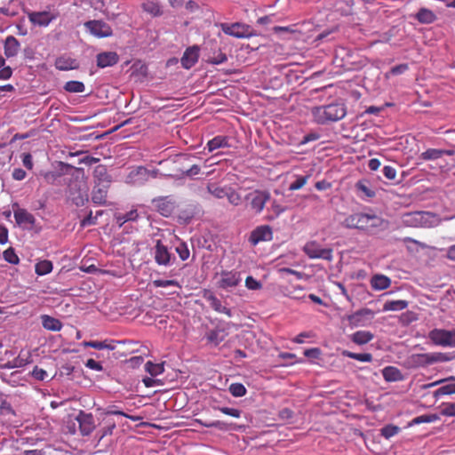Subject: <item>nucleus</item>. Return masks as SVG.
I'll use <instances>...</instances> for the list:
<instances>
[{
    "instance_id": "obj_50",
    "label": "nucleus",
    "mask_w": 455,
    "mask_h": 455,
    "mask_svg": "<svg viewBox=\"0 0 455 455\" xmlns=\"http://www.w3.org/2000/svg\"><path fill=\"white\" fill-rule=\"evenodd\" d=\"M228 60V57L222 52H219L217 54H213V56L209 57L208 62L214 65H219L226 62Z\"/></svg>"
},
{
    "instance_id": "obj_3",
    "label": "nucleus",
    "mask_w": 455,
    "mask_h": 455,
    "mask_svg": "<svg viewBox=\"0 0 455 455\" xmlns=\"http://www.w3.org/2000/svg\"><path fill=\"white\" fill-rule=\"evenodd\" d=\"M220 28L226 35L235 38H249L256 36L254 29L245 23H221Z\"/></svg>"
},
{
    "instance_id": "obj_25",
    "label": "nucleus",
    "mask_w": 455,
    "mask_h": 455,
    "mask_svg": "<svg viewBox=\"0 0 455 455\" xmlns=\"http://www.w3.org/2000/svg\"><path fill=\"white\" fill-rule=\"evenodd\" d=\"M371 285L376 291L386 290L391 285V280L387 275H375L371 279Z\"/></svg>"
},
{
    "instance_id": "obj_4",
    "label": "nucleus",
    "mask_w": 455,
    "mask_h": 455,
    "mask_svg": "<svg viewBox=\"0 0 455 455\" xmlns=\"http://www.w3.org/2000/svg\"><path fill=\"white\" fill-rule=\"evenodd\" d=\"M303 251L310 259H322L327 261H331L333 259V250L331 248H323L316 241L306 243Z\"/></svg>"
},
{
    "instance_id": "obj_48",
    "label": "nucleus",
    "mask_w": 455,
    "mask_h": 455,
    "mask_svg": "<svg viewBox=\"0 0 455 455\" xmlns=\"http://www.w3.org/2000/svg\"><path fill=\"white\" fill-rule=\"evenodd\" d=\"M153 285L156 288L167 287V286H175V287L180 288V284L177 280L156 279V280L153 281Z\"/></svg>"
},
{
    "instance_id": "obj_21",
    "label": "nucleus",
    "mask_w": 455,
    "mask_h": 455,
    "mask_svg": "<svg viewBox=\"0 0 455 455\" xmlns=\"http://www.w3.org/2000/svg\"><path fill=\"white\" fill-rule=\"evenodd\" d=\"M93 178L95 180V184L110 185L111 183V177L108 173L107 166L104 164H99L95 167L93 171Z\"/></svg>"
},
{
    "instance_id": "obj_32",
    "label": "nucleus",
    "mask_w": 455,
    "mask_h": 455,
    "mask_svg": "<svg viewBox=\"0 0 455 455\" xmlns=\"http://www.w3.org/2000/svg\"><path fill=\"white\" fill-rule=\"evenodd\" d=\"M409 303L404 299L388 300L383 305V311H401L408 307Z\"/></svg>"
},
{
    "instance_id": "obj_39",
    "label": "nucleus",
    "mask_w": 455,
    "mask_h": 455,
    "mask_svg": "<svg viewBox=\"0 0 455 455\" xmlns=\"http://www.w3.org/2000/svg\"><path fill=\"white\" fill-rule=\"evenodd\" d=\"M83 346L85 347H92V348L99 349V350L105 349V348L113 350L115 348V347L109 346L107 343V340H104V341H97V340L84 341Z\"/></svg>"
},
{
    "instance_id": "obj_37",
    "label": "nucleus",
    "mask_w": 455,
    "mask_h": 455,
    "mask_svg": "<svg viewBox=\"0 0 455 455\" xmlns=\"http://www.w3.org/2000/svg\"><path fill=\"white\" fill-rule=\"evenodd\" d=\"M420 159L425 161L436 160L442 157V149L428 148L420 154Z\"/></svg>"
},
{
    "instance_id": "obj_7",
    "label": "nucleus",
    "mask_w": 455,
    "mask_h": 455,
    "mask_svg": "<svg viewBox=\"0 0 455 455\" xmlns=\"http://www.w3.org/2000/svg\"><path fill=\"white\" fill-rule=\"evenodd\" d=\"M429 339L435 345L455 347V331L434 329L429 332Z\"/></svg>"
},
{
    "instance_id": "obj_57",
    "label": "nucleus",
    "mask_w": 455,
    "mask_h": 455,
    "mask_svg": "<svg viewBox=\"0 0 455 455\" xmlns=\"http://www.w3.org/2000/svg\"><path fill=\"white\" fill-rule=\"evenodd\" d=\"M32 376L37 380H44L48 374L44 369L35 366L32 371Z\"/></svg>"
},
{
    "instance_id": "obj_24",
    "label": "nucleus",
    "mask_w": 455,
    "mask_h": 455,
    "mask_svg": "<svg viewBox=\"0 0 455 455\" xmlns=\"http://www.w3.org/2000/svg\"><path fill=\"white\" fill-rule=\"evenodd\" d=\"M4 55L7 58L14 57L20 50V43L13 36H8L4 41Z\"/></svg>"
},
{
    "instance_id": "obj_5",
    "label": "nucleus",
    "mask_w": 455,
    "mask_h": 455,
    "mask_svg": "<svg viewBox=\"0 0 455 455\" xmlns=\"http://www.w3.org/2000/svg\"><path fill=\"white\" fill-rule=\"evenodd\" d=\"M270 199L269 192L266 190H254L247 194L245 200L251 211L256 214L262 212L266 203Z\"/></svg>"
},
{
    "instance_id": "obj_52",
    "label": "nucleus",
    "mask_w": 455,
    "mask_h": 455,
    "mask_svg": "<svg viewBox=\"0 0 455 455\" xmlns=\"http://www.w3.org/2000/svg\"><path fill=\"white\" fill-rule=\"evenodd\" d=\"M176 251L179 254V256H180L181 260L188 259V257H189V254H190L188 247V245L185 243H180L176 247Z\"/></svg>"
},
{
    "instance_id": "obj_23",
    "label": "nucleus",
    "mask_w": 455,
    "mask_h": 455,
    "mask_svg": "<svg viewBox=\"0 0 455 455\" xmlns=\"http://www.w3.org/2000/svg\"><path fill=\"white\" fill-rule=\"evenodd\" d=\"M374 312L370 308L360 309L348 316V321L354 325H363V318H373Z\"/></svg>"
},
{
    "instance_id": "obj_20",
    "label": "nucleus",
    "mask_w": 455,
    "mask_h": 455,
    "mask_svg": "<svg viewBox=\"0 0 455 455\" xmlns=\"http://www.w3.org/2000/svg\"><path fill=\"white\" fill-rule=\"evenodd\" d=\"M29 20L38 26H47L55 19V16L49 12H34L28 15Z\"/></svg>"
},
{
    "instance_id": "obj_6",
    "label": "nucleus",
    "mask_w": 455,
    "mask_h": 455,
    "mask_svg": "<svg viewBox=\"0 0 455 455\" xmlns=\"http://www.w3.org/2000/svg\"><path fill=\"white\" fill-rule=\"evenodd\" d=\"M85 28L95 37L104 38L113 35L111 27L100 20H92L84 22Z\"/></svg>"
},
{
    "instance_id": "obj_34",
    "label": "nucleus",
    "mask_w": 455,
    "mask_h": 455,
    "mask_svg": "<svg viewBox=\"0 0 455 455\" xmlns=\"http://www.w3.org/2000/svg\"><path fill=\"white\" fill-rule=\"evenodd\" d=\"M52 262L48 259L40 260L35 266V272L38 275H44L52 271Z\"/></svg>"
},
{
    "instance_id": "obj_18",
    "label": "nucleus",
    "mask_w": 455,
    "mask_h": 455,
    "mask_svg": "<svg viewBox=\"0 0 455 455\" xmlns=\"http://www.w3.org/2000/svg\"><path fill=\"white\" fill-rule=\"evenodd\" d=\"M119 60V56L115 52H104L97 55V66L100 68L112 67Z\"/></svg>"
},
{
    "instance_id": "obj_59",
    "label": "nucleus",
    "mask_w": 455,
    "mask_h": 455,
    "mask_svg": "<svg viewBox=\"0 0 455 455\" xmlns=\"http://www.w3.org/2000/svg\"><path fill=\"white\" fill-rule=\"evenodd\" d=\"M204 427H216L220 430H228L229 425L224 421L215 420V421H211L210 424H204Z\"/></svg>"
},
{
    "instance_id": "obj_17",
    "label": "nucleus",
    "mask_w": 455,
    "mask_h": 455,
    "mask_svg": "<svg viewBox=\"0 0 455 455\" xmlns=\"http://www.w3.org/2000/svg\"><path fill=\"white\" fill-rule=\"evenodd\" d=\"M434 215L429 212H411L406 215L404 222L409 226H426L427 222Z\"/></svg>"
},
{
    "instance_id": "obj_2",
    "label": "nucleus",
    "mask_w": 455,
    "mask_h": 455,
    "mask_svg": "<svg viewBox=\"0 0 455 455\" xmlns=\"http://www.w3.org/2000/svg\"><path fill=\"white\" fill-rule=\"evenodd\" d=\"M312 113L317 124H324L344 118L347 114V108L344 103L335 102L314 108Z\"/></svg>"
},
{
    "instance_id": "obj_27",
    "label": "nucleus",
    "mask_w": 455,
    "mask_h": 455,
    "mask_svg": "<svg viewBox=\"0 0 455 455\" xmlns=\"http://www.w3.org/2000/svg\"><path fill=\"white\" fill-rule=\"evenodd\" d=\"M41 319L43 327L48 331H59L62 328L61 322L57 318L48 315H43Z\"/></svg>"
},
{
    "instance_id": "obj_63",
    "label": "nucleus",
    "mask_w": 455,
    "mask_h": 455,
    "mask_svg": "<svg viewBox=\"0 0 455 455\" xmlns=\"http://www.w3.org/2000/svg\"><path fill=\"white\" fill-rule=\"evenodd\" d=\"M12 76V69L9 66H4L0 68V80H7Z\"/></svg>"
},
{
    "instance_id": "obj_35",
    "label": "nucleus",
    "mask_w": 455,
    "mask_h": 455,
    "mask_svg": "<svg viewBox=\"0 0 455 455\" xmlns=\"http://www.w3.org/2000/svg\"><path fill=\"white\" fill-rule=\"evenodd\" d=\"M341 355L345 357L352 358L363 363H370L372 361V355L370 353H354L348 350H343Z\"/></svg>"
},
{
    "instance_id": "obj_31",
    "label": "nucleus",
    "mask_w": 455,
    "mask_h": 455,
    "mask_svg": "<svg viewBox=\"0 0 455 455\" xmlns=\"http://www.w3.org/2000/svg\"><path fill=\"white\" fill-rule=\"evenodd\" d=\"M228 139L226 136H216L207 143V148L212 152L218 148L228 147Z\"/></svg>"
},
{
    "instance_id": "obj_58",
    "label": "nucleus",
    "mask_w": 455,
    "mask_h": 455,
    "mask_svg": "<svg viewBox=\"0 0 455 455\" xmlns=\"http://www.w3.org/2000/svg\"><path fill=\"white\" fill-rule=\"evenodd\" d=\"M321 354H322V351L318 347H312V348L306 349L304 351V355L308 358H312V359H318L320 357Z\"/></svg>"
},
{
    "instance_id": "obj_44",
    "label": "nucleus",
    "mask_w": 455,
    "mask_h": 455,
    "mask_svg": "<svg viewBox=\"0 0 455 455\" xmlns=\"http://www.w3.org/2000/svg\"><path fill=\"white\" fill-rule=\"evenodd\" d=\"M232 205L237 206L242 203V197L238 192H236L234 188L229 187L228 191L226 196Z\"/></svg>"
},
{
    "instance_id": "obj_36",
    "label": "nucleus",
    "mask_w": 455,
    "mask_h": 455,
    "mask_svg": "<svg viewBox=\"0 0 455 455\" xmlns=\"http://www.w3.org/2000/svg\"><path fill=\"white\" fill-rule=\"evenodd\" d=\"M65 91L68 92H84L85 86L83 82L80 81H68L64 85Z\"/></svg>"
},
{
    "instance_id": "obj_64",
    "label": "nucleus",
    "mask_w": 455,
    "mask_h": 455,
    "mask_svg": "<svg viewBox=\"0 0 455 455\" xmlns=\"http://www.w3.org/2000/svg\"><path fill=\"white\" fill-rule=\"evenodd\" d=\"M442 413L445 416L455 417V403H446Z\"/></svg>"
},
{
    "instance_id": "obj_54",
    "label": "nucleus",
    "mask_w": 455,
    "mask_h": 455,
    "mask_svg": "<svg viewBox=\"0 0 455 455\" xmlns=\"http://www.w3.org/2000/svg\"><path fill=\"white\" fill-rule=\"evenodd\" d=\"M101 214H102V212L100 211V212H97L96 216H92V212L91 211L89 212V214L85 218H84V220H82L81 226L82 227H86V226L95 225L96 224V220H97V216L98 215H101Z\"/></svg>"
},
{
    "instance_id": "obj_26",
    "label": "nucleus",
    "mask_w": 455,
    "mask_h": 455,
    "mask_svg": "<svg viewBox=\"0 0 455 455\" xmlns=\"http://www.w3.org/2000/svg\"><path fill=\"white\" fill-rule=\"evenodd\" d=\"M14 219L19 225H34L35 217L25 209L14 211Z\"/></svg>"
},
{
    "instance_id": "obj_13",
    "label": "nucleus",
    "mask_w": 455,
    "mask_h": 455,
    "mask_svg": "<svg viewBox=\"0 0 455 455\" xmlns=\"http://www.w3.org/2000/svg\"><path fill=\"white\" fill-rule=\"evenodd\" d=\"M272 235V230L268 226H259L251 233L249 241L252 245H256L259 242L270 241Z\"/></svg>"
},
{
    "instance_id": "obj_22",
    "label": "nucleus",
    "mask_w": 455,
    "mask_h": 455,
    "mask_svg": "<svg viewBox=\"0 0 455 455\" xmlns=\"http://www.w3.org/2000/svg\"><path fill=\"white\" fill-rule=\"evenodd\" d=\"M153 203L155 204L157 212L164 217L170 216L174 211V204L166 197L155 199Z\"/></svg>"
},
{
    "instance_id": "obj_47",
    "label": "nucleus",
    "mask_w": 455,
    "mask_h": 455,
    "mask_svg": "<svg viewBox=\"0 0 455 455\" xmlns=\"http://www.w3.org/2000/svg\"><path fill=\"white\" fill-rule=\"evenodd\" d=\"M409 69V66L408 64L406 63H403V64H399V65H396L395 67H393L389 72H387L385 76L386 78H389L390 76H397V75H401V74H403L404 72H406L407 70Z\"/></svg>"
},
{
    "instance_id": "obj_15",
    "label": "nucleus",
    "mask_w": 455,
    "mask_h": 455,
    "mask_svg": "<svg viewBox=\"0 0 455 455\" xmlns=\"http://www.w3.org/2000/svg\"><path fill=\"white\" fill-rule=\"evenodd\" d=\"M203 298L210 303L212 309L216 312L225 314L228 317L232 316L231 310L222 306L221 301L213 294L212 291L209 290H204Z\"/></svg>"
},
{
    "instance_id": "obj_10",
    "label": "nucleus",
    "mask_w": 455,
    "mask_h": 455,
    "mask_svg": "<svg viewBox=\"0 0 455 455\" xmlns=\"http://www.w3.org/2000/svg\"><path fill=\"white\" fill-rule=\"evenodd\" d=\"M241 280L240 274L236 271H222L220 274L218 287L224 290L233 288L237 286Z\"/></svg>"
},
{
    "instance_id": "obj_61",
    "label": "nucleus",
    "mask_w": 455,
    "mask_h": 455,
    "mask_svg": "<svg viewBox=\"0 0 455 455\" xmlns=\"http://www.w3.org/2000/svg\"><path fill=\"white\" fill-rule=\"evenodd\" d=\"M201 171V168L197 164L191 165L188 169L180 170L182 174H185L188 177H193L195 175H197Z\"/></svg>"
},
{
    "instance_id": "obj_42",
    "label": "nucleus",
    "mask_w": 455,
    "mask_h": 455,
    "mask_svg": "<svg viewBox=\"0 0 455 455\" xmlns=\"http://www.w3.org/2000/svg\"><path fill=\"white\" fill-rule=\"evenodd\" d=\"M230 394L235 397H242L246 394L245 387L241 383H232L228 388Z\"/></svg>"
},
{
    "instance_id": "obj_19",
    "label": "nucleus",
    "mask_w": 455,
    "mask_h": 455,
    "mask_svg": "<svg viewBox=\"0 0 455 455\" xmlns=\"http://www.w3.org/2000/svg\"><path fill=\"white\" fill-rule=\"evenodd\" d=\"M109 185L95 184L92 192V200L96 204H106Z\"/></svg>"
},
{
    "instance_id": "obj_28",
    "label": "nucleus",
    "mask_w": 455,
    "mask_h": 455,
    "mask_svg": "<svg viewBox=\"0 0 455 455\" xmlns=\"http://www.w3.org/2000/svg\"><path fill=\"white\" fill-rule=\"evenodd\" d=\"M382 375L386 381H399L403 379V374L399 369L394 366H387L382 370Z\"/></svg>"
},
{
    "instance_id": "obj_12",
    "label": "nucleus",
    "mask_w": 455,
    "mask_h": 455,
    "mask_svg": "<svg viewBox=\"0 0 455 455\" xmlns=\"http://www.w3.org/2000/svg\"><path fill=\"white\" fill-rule=\"evenodd\" d=\"M154 259L160 266H168L171 264L172 259H175L161 240H157L156 243Z\"/></svg>"
},
{
    "instance_id": "obj_60",
    "label": "nucleus",
    "mask_w": 455,
    "mask_h": 455,
    "mask_svg": "<svg viewBox=\"0 0 455 455\" xmlns=\"http://www.w3.org/2000/svg\"><path fill=\"white\" fill-rule=\"evenodd\" d=\"M0 413L6 415V414H14V411L9 402L6 400H3L0 404Z\"/></svg>"
},
{
    "instance_id": "obj_49",
    "label": "nucleus",
    "mask_w": 455,
    "mask_h": 455,
    "mask_svg": "<svg viewBox=\"0 0 455 455\" xmlns=\"http://www.w3.org/2000/svg\"><path fill=\"white\" fill-rule=\"evenodd\" d=\"M139 214L137 211H130L129 212H126L124 215H120L117 217V220L120 222V226H122L124 223L127 221H133L136 220Z\"/></svg>"
},
{
    "instance_id": "obj_38",
    "label": "nucleus",
    "mask_w": 455,
    "mask_h": 455,
    "mask_svg": "<svg viewBox=\"0 0 455 455\" xmlns=\"http://www.w3.org/2000/svg\"><path fill=\"white\" fill-rule=\"evenodd\" d=\"M145 369L151 376H157L164 372V364L148 361L145 364Z\"/></svg>"
},
{
    "instance_id": "obj_16",
    "label": "nucleus",
    "mask_w": 455,
    "mask_h": 455,
    "mask_svg": "<svg viewBox=\"0 0 455 455\" xmlns=\"http://www.w3.org/2000/svg\"><path fill=\"white\" fill-rule=\"evenodd\" d=\"M199 58V47L196 45L188 47L180 59L181 66L189 69L197 62Z\"/></svg>"
},
{
    "instance_id": "obj_14",
    "label": "nucleus",
    "mask_w": 455,
    "mask_h": 455,
    "mask_svg": "<svg viewBox=\"0 0 455 455\" xmlns=\"http://www.w3.org/2000/svg\"><path fill=\"white\" fill-rule=\"evenodd\" d=\"M441 383H446L436 389L434 393L435 397L442 395H454L455 394V377L441 379L429 384V387H434Z\"/></svg>"
},
{
    "instance_id": "obj_11",
    "label": "nucleus",
    "mask_w": 455,
    "mask_h": 455,
    "mask_svg": "<svg viewBox=\"0 0 455 455\" xmlns=\"http://www.w3.org/2000/svg\"><path fill=\"white\" fill-rule=\"evenodd\" d=\"M287 275L294 276L296 277V279H300L302 277V274L293 271L290 268H286V276ZM286 281L289 282V283H291L293 281V279L286 277ZM290 286L291 288L286 286V296H289L290 298L294 299H300L305 297L304 290L299 285L293 286L290 284Z\"/></svg>"
},
{
    "instance_id": "obj_40",
    "label": "nucleus",
    "mask_w": 455,
    "mask_h": 455,
    "mask_svg": "<svg viewBox=\"0 0 455 455\" xmlns=\"http://www.w3.org/2000/svg\"><path fill=\"white\" fill-rule=\"evenodd\" d=\"M142 7L145 12L152 14L153 16H159L162 14L160 6L153 1H147L143 3Z\"/></svg>"
},
{
    "instance_id": "obj_56",
    "label": "nucleus",
    "mask_w": 455,
    "mask_h": 455,
    "mask_svg": "<svg viewBox=\"0 0 455 455\" xmlns=\"http://www.w3.org/2000/svg\"><path fill=\"white\" fill-rule=\"evenodd\" d=\"M308 176H300L290 185V190H297L301 188L307 181Z\"/></svg>"
},
{
    "instance_id": "obj_1",
    "label": "nucleus",
    "mask_w": 455,
    "mask_h": 455,
    "mask_svg": "<svg viewBox=\"0 0 455 455\" xmlns=\"http://www.w3.org/2000/svg\"><path fill=\"white\" fill-rule=\"evenodd\" d=\"M385 220L372 213L354 212L347 215L341 222V226L349 229H358L367 233H373L376 229L381 228Z\"/></svg>"
},
{
    "instance_id": "obj_51",
    "label": "nucleus",
    "mask_w": 455,
    "mask_h": 455,
    "mask_svg": "<svg viewBox=\"0 0 455 455\" xmlns=\"http://www.w3.org/2000/svg\"><path fill=\"white\" fill-rule=\"evenodd\" d=\"M104 414L105 415H121V416H124L125 418H128V419H131L132 420H135L136 419L132 416H129L128 414H126L125 412L120 411L117 409V407L116 405H111V406H108L105 411H104Z\"/></svg>"
},
{
    "instance_id": "obj_46",
    "label": "nucleus",
    "mask_w": 455,
    "mask_h": 455,
    "mask_svg": "<svg viewBox=\"0 0 455 455\" xmlns=\"http://www.w3.org/2000/svg\"><path fill=\"white\" fill-rule=\"evenodd\" d=\"M75 60H65L63 58H59L56 60L55 66L59 70H68L72 69L75 67L73 66V63Z\"/></svg>"
},
{
    "instance_id": "obj_53",
    "label": "nucleus",
    "mask_w": 455,
    "mask_h": 455,
    "mask_svg": "<svg viewBox=\"0 0 455 455\" xmlns=\"http://www.w3.org/2000/svg\"><path fill=\"white\" fill-rule=\"evenodd\" d=\"M215 409L219 410L222 413L231 416L233 418H240L241 411L235 408L229 407H216Z\"/></svg>"
},
{
    "instance_id": "obj_29",
    "label": "nucleus",
    "mask_w": 455,
    "mask_h": 455,
    "mask_svg": "<svg viewBox=\"0 0 455 455\" xmlns=\"http://www.w3.org/2000/svg\"><path fill=\"white\" fill-rule=\"evenodd\" d=\"M374 338L373 333L369 331H357L351 335V340L357 345L369 343Z\"/></svg>"
},
{
    "instance_id": "obj_30",
    "label": "nucleus",
    "mask_w": 455,
    "mask_h": 455,
    "mask_svg": "<svg viewBox=\"0 0 455 455\" xmlns=\"http://www.w3.org/2000/svg\"><path fill=\"white\" fill-rule=\"evenodd\" d=\"M415 17L422 24H430L436 20V15L434 12L427 8H420Z\"/></svg>"
},
{
    "instance_id": "obj_41",
    "label": "nucleus",
    "mask_w": 455,
    "mask_h": 455,
    "mask_svg": "<svg viewBox=\"0 0 455 455\" xmlns=\"http://www.w3.org/2000/svg\"><path fill=\"white\" fill-rule=\"evenodd\" d=\"M439 419L436 414H424L414 418L411 425H419L421 423H431Z\"/></svg>"
},
{
    "instance_id": "obj_9",
    "label": "nucleus",
    "mask_w": 455,
    "mask_h": 455,
    "mask_svg": "<svg viewBox=\"0 0 455 455\" xmlns=\"http://www.w3.org/2000/svg\"><path fill=\"white\" fill-rule=\"evenodd\" d=\"M76 420L79 425V431L83 436L90 435L96 427L93 415L82 410L76 415Z\"/></svg>"
},
{
    "instance_id": "obj_43",
    "label": "nucleus",
    "mask_w": 455,
    "mask_h": 455,
    "mask_svg": "<svg viewBox=\"0 0 455 455\" xmlns=\"http://www.w3.org/2000/svg\"><path fill=\"white\" fill-rule=\"evenodd\" d=\"M3 257L4 260L13 265H17L20 262V259L12 247H9L4 251Z\"/></svg>"
},
{
    "instance_id": "obj_33",
    "label": "nucleus",
    "mask_w": 455,
    "mask_h": 455,
    "mask_svg": "<svg viewBox=\"0 0 455 455\" xmlns=\"http://www.w3.org/2000/svg\"><path fill=\"white\" fill-rule=\"evenodd\" d=\"M228 188L229 187H220L215 183H210L207 186L208 192L218 199L225 198Z\"/></svg>"
},
{
    "instance_id": "obj_62",
    "label": "nucleus",
    "mask_w": 455,
    "mask_h": 455,
    "mask_svg": "<svg viewBox=\"0 0 455 455\" xmlns=\"http://www.w3.org/2000/svg\"><path fill=\"white\" fill-rule=\"evenodd\" d=\"M383 174L387 179L393 180L396 177V170L392 166L386 165L383 168Z\"/></svg>"
},
{
    "instance_id": "obj_8",
    "label": "nucleus",
    "mask_w": 455,
    "mask_h": 455,
    "mask_svg": "<svg viewBox=\"0 0 455 455\" xmlns=\"http://www.w3.org/2000/svg\"><path fill=\"white\" fill-rule=\"evenodd\" d=\"M414 363L419 364H431L437 362H448L455 358L451 353H432L412 355Z\"/></svg>"
},
{
    "instance_id": "obj_55",
    "label": "nucleus",
    "mask_w": 455,
    "mask_h": 455,
    "mask_svg": "<svg viewBox=\"0 0 455 455\" xmlns=\"http://www.w3.org/2000/svg\"><path fill=\"white\" fill-rule=\"evenodd\" d=\"M355 187L368 197H372L375 195L374 191H372L364 181H358Z\"/></svg>"
},
{
    "instance_id": "obj_45",
    "label": "nucleus",
    "mask_w": 455,
    "mask_h": 455,
    "mask_svg": "<svg viewBox=\"0 0 455 455\" xmlns=\"http://www.w3.org/2000/svg\"><path fill=\"white\" fill-rule=\"evenodd\" d=\"M381 435L385 438L388 439L395 435H397L400 431V428L397 426L394 425H387L381 428Z\"/></svg>"
}]
</instances>
